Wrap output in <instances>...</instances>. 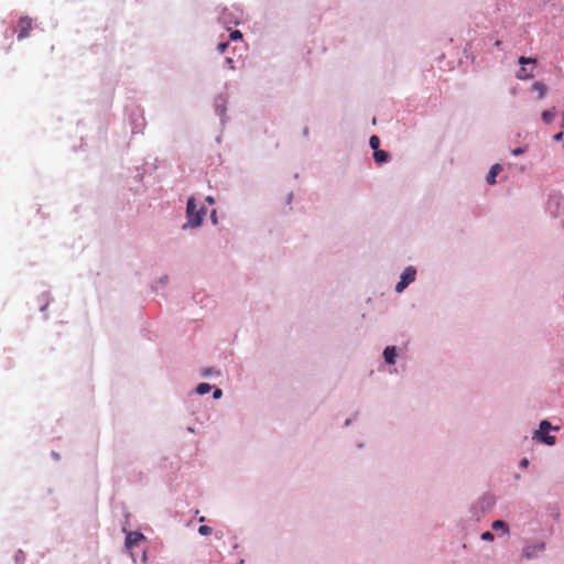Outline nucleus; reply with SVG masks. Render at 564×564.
Listing matches in <instances>:
<instances>
[{
	"label": "nucleus",
	"instance_id": "obj_1",
	"mask_svg": "<svg viewBox=\"0 0 564 564\" xmlns=\"http://www.w3.org/2000/svg\"><path fill=\"white\" fill-rule=\"evenodd\" d=\"M496 505V497L490 492H485L470 507V519L479 521L486 513L492 510Z\"/></svg>",
	"mask_w": 564,
	"mask_h": 564
},
{
	"label": "nucleus",
	"instance_id": "obj_2",
	"mask_svg": "<svg viewBox=\"0 0 564 564\" xmlns=\"http://www.w3.org/2000/svg\"><path fill=\"white\" fill-rule=\"evenodd\" d=\"M547 420H543L539 424V429L534 432L533 438L536 441L553 446L556 443V437L550 434L551 430H557Z\"/></svg>",
	"mask_w": 564,
	"mask_h": 564
},
{
	"label": "nucleus",
	"instance_id": "obj_3",
	"mask_svg": "<svg viewBox=\"0 0 564 564\" xmlns=\"http://www.w3.org/2000/svg\"><path fill=\"white\" fill-rule=\"evenodd\" d=\"M205 208L202 207L200 209H197L195 204V198L191 197L187 202V208H186V216L188 219L187 225H184L183 228L189 227H198L202 224L203 216L205 215Z\"/></svg>",
	"mask_w": 564,
	"mask_h": 564
},
{
	"label": "nucleus",
	"instance_id": "obj_4",
	"mask_svg": "<svg viewBox=\"0 0 564 564\" xmlns=\"http://www.w3.org/2000/svg\"><path fill=\"white\" fill-rule=\"evenodd\" d=\"M518 62L521 65V67L517 72V78L521 80L532 78L534 76L533 70L535 67L536 59L532 57L521 56L519 57Z\"/></svg>",
	"mask_w": 564,
	"mask_h": 564
},
{
	"label": "nucleus",
	"instance_id": "obj_5",
	"mask_svg": "<svg viewBox=\"0 0 564 564\" xmlns=\"http://www.w3.org/2000/svg\"><path fill=\"white\" fill-rule=\"evenodd\" d=\"M416 269L413 265L406 267L400 274V280L394 286L397 293H402L411 283L415 281Z\"/></svg>",
	"mask_w": 564,
	"mask_h": 564
},
{
	"label": "nucleus",
	"instance_id": "obj_6",
	"mask_svg": "<svg viewBox=\"0 0 564 564\" xmlns=\"http://www.w3.org/2000/svg\"><path fill=\"white\" fill-rule=\"evenodd\" d=\"M546 549L544 542H534L527 543V545L522 549L521 555L524 560L531 561L540 556Z\"/></svg>",
	"mask_w": 564,
	"mask_h": 564
},
{
	"label": "nucleus",
	"instance_id": "obj_7",
	"mask_svg": "<svg viewBox=\"0 0 564 564\" xmlns=\"http://www.w3.org/2000/svg\"><path fill=\"white\" fill-rule=\"evenodd\" d=\"M564 196L560 192H553L549 195L547 206L552 214L556 215L562 205Z\"/></svg>",
	"mask_w": 564,
	"mask_h": 564
},
{
	"label": "nucleus",
	"instance_id": "obj_8",
	"mask_svg": "<svg viewBox=\"0 0 564 564\" xmlns=\"http://www.w3.org/2000/svg\"><path fill=\"white\" fill-rule=\"evenodd\" d=\"M19 34L18 40H23L30 35L32 30V19L29 17H23L19 20Z\"/></svg>",
	"mask_w": 564,
	"mask_h": 564
},
{
	"label": "nucleus",
	"instance_id": "obj_9",
	"mask_svg": "<svg viewBox=\"0 0 564 564\" xmlns=\"http://www.w3.org/2000/svg\"><path fill=\"white\" fill-rule=\"evenodd\" d=\"M398 355H399L398 347L393 346V345L387 346L382 351L383 360H384L386 365H388V366L395 365Z\"/></svg>",
	"mask_w": 564,
	"mask_h": 564
},
{
	"label": "nucleus",
	"instance_id": "obj_10",
	"mask_svg": "<svg viewBox=\"0 0 564 564\" xmlns=\"http://www.w3.org/2000/svg\"><path fill=\"white\" fill-rule=\"evenodd\" d=\"M144 539L143 534L140 532H130L126 536V546L131 549L138 545Z\"/></svg>",
	"mask_w": 564,
	"mask_h": 564
},
{
	"label": "nucleus",
	"instance_id": "obj_11",
	"mask_svg": "<svg viewBox=\"0 0 564 564\" xmlns=\"http://www.w3.org/2000/svg\"><path fill=\"white\" fill-rule=\"evenodd\" d=\"M373 160L377 164L381 165L383 163H388L391 159L389 152L375 148V152L372 153Z\"/></svg>",
	"mask_w": 564,
	"mask_h": 564
},
{
	"label": "nucleus",
	"instance_id": "obj_12",
	"mask_svg": "<svg viewBox=\"0 0 564 564\" xmlns=\"http://www.w3.org/2000/svg\"><path fill=\"white\" fill-rule=\"evenodd\" d=\"M502 171V167L499 163H496L494 165H491L489 172L487 173V176H486V182L487 184L489 185H495L496 184V177L497 175Z\"/></svg>",
	"mask_w": 564,
	"mask_h": 564
},
{
	"label": "nucleus",
	"instance_id": "obj_13",
	"mask_svg": "<svg viewBox=\"0 0 564 564\" xmlns=\"http://www.w3.org/2000/svg\"><path fill=\"white\" fill-rule=\"evenodd\" d=\"M531 89H532V91L538 93V99L544 98V96H545V94L547 91L546 85L544 83H542V82L533 83Z\"/></svg>",
	"mask_w": 564,
	"mask_h": 564
},
{
	"label": "nucleus",
	"instance_id": "obj_14",
	"mask_svg": "<svg viewBox=\"0 0 564 564\" xmlns=\"http://www.w3.org/2000/svg\"><path fill=\"white\" fill-rule=\"evenodd\" d=\"M491 528L495 530V531H502L505 534L509 535L510 533V530H509V525L506 521L503 520H495L492 523H491Z\"/></svg>",
	"mask_w": 564,
	"mask_h": 564
},
{
	"label": "nucleus",
	"instance_id": "obj_15",
	"mask_svg": "<svg viewBox=\"0 0 564 564\" xmlns=\"http://www.w3.org/2000/svg\"><path fill=\"white\" fill-rule=\"evenodd\" d=\"M555 116H556V110H555V107H553L552 109L544 110L542 112V120L544 123L550 124L554 120Z\"/></svg>",
	"mask_w": 564,
	"mask_h": 564
},
{
	"label": "nucleus",
	"instance_id": "obj_16",
	"mask_svg": "<svg viewBox=\"0 0 564 564\" xmlns=\"http://www.w3.org/2000/svg\"><path fill=\"white\" fill-rule=\"evenodd\" d=\"M210 389H212L210 384L203 382L196 387V392L198 394L203 395V394L208 393L210 391Z\"/></svg>",
	"mask_w": 564,
	"mask_h": 564
},
{
	"label": "nucleus",
	"instance_id": "obj_17",
	"mask_svg": "<svg viewBox=\"0 0 564 564\" xmlns=\"http://www.w3.org/2000/svg\"><path fill=\"white\" fill-rule=\"evenodd\" d=\"M369 145H370V148L372 149L373 152H375V148L380 149L379 148L380 147V139H379V137L376 135V134L371 135L370 139H369Z\"/></svg>",
	"mask_w": 564,
	"mask_h": 564
},
{
	"label": "nucleus",
	"instance_id": "obj_18",
	"mask_svg": "<svg viewBox=\"0 0 564 564\" xmlns=\"http://www.w3.org/2000/svg\"><path fill=\"white\" fill-rule=\"evenodd\" d=\"M480 539L486 542H491L495 540V534L490 531H485L481 533Z\"/></svg>",
	"mask_w": 564,
	"mask_h": 564
},
{
	"label": "nucleus",
	"instance_id": "obj_19",
	"mask_svg": "<svg viewBox=\"0 0 564 564\" xmlns=\"http://www.w3.org/2000/svg\"><path fill=\"white\" fill-rule=\"evenodd\" d=\"M212 532V528L208 527V525H200L198 528V533L202 534V535H207Z\"/></svg>",
	"mask_w": 564,
	"mask_h": 564
},
{
	"label": "nucleus",
	"instance_id": "obj_20",
	"mask_svg": "<svg viewBox=\"0 0 564 564\" xmlns=\"http://www.w3.org/2000/svg\"><path fill=\"white\" fill-rule=\"evenodd\" d=\"M525 152V148H516L511 151V154L513 156H519V155H522L523 153Z\"/></svg>",
	"mask_w": 564,
	"mask_h": 564
},
{
	"label": "nucleus",
	"instance_id": "obj_21",
	"mask_svg": "<svg viewBox=\"0 0 564 564\" xmlns=\"http://www.w3.org/2000/svg\"><path fill=\"white\" fill-rule=\"evenodd\" d=\"M241 37H242V34H241V32H240V31H238V30H235V31H232V32L230 33V40L236 41V40L241 39Z\"/></svg>",
	"mask_w": 564,
	"mask_h": 564
},
{
	"label": "nucleus",
	"instance_id": "obj_22",
	"mask_svg": "<svg viewBox=\"0 0 564 564\" xmlns=\"http://www.w3.org/2000/svg\"><path fill=\"white\" fill-rule=\"evenodd\" d=\"M227 47H228V42L219 43V44L217 45V51H218L219 53H224V52H225V50H226Z\"/></svg>",
	"mask_w": 564,
	"mask_h": 564
},
{
	"label": "nucleus",
	"instance_id": "obj_23",
	"mask_svg": "<svg viewBox=\"0 0 564 564\" xmlns=\"http://www.w3.org/2000/svg\"><path fill=\"white\" fill-rule=\"evenodd\" d=\"M530 462L527 457L522 458L519 463L520 467L527 468L529 466Z\"/></svg>",
	"mask_w": 564,
	"mask_h": 564
},
{
	"label": "nucleus",
	"instance_id": "obj_24",
	"mask_svg": "<svg viewBox=\"0 0 564 564\" xmlns=\"http://www.w3.org/2000/svg\"><path fill=\"white\" fill-rule=\"evenodd\" d=\"M226 64H227L229 69H234L235 68L232 58L227 57L226 58Z\"/></svg>",
	"mask_w": 564,
	"mask_h": 564
},
{
	"label": "nucleus",
	"instance_id": "obj_25",
	"mask_svg": "<svg viewBox=\"0 0 564 564\" xmlns=\"http://www.w3.org/2000/svg\"><path fill=\"white\" fill-rule=\"evenodd\" d=\"M221 394H223V391H221L220 389H218V388H217V389H215V390H214L213 397H214L215 399H218V398H220V397H221Z\"/></svg>",
	"mask_w": 564,
	"mask_h": 564
},
{
	"label": "nucleus",
	"instance_id": "obj_26",
	"mask_svg": "<svg viewBox=\"0 0 564 564\" xmlns=\"http://www.w3.org/2000/svg\"><path fill=\"white\" fill-rule=\"evenodd\" d=\"M553 140L556 142L563 140V132H558V133L554 134Z\"/></svg>",
	"mask_w": 564,
	"mask_h": 564
},
{
	"label": "nucleus",
	"instance_id": "obj_27",
	"mask_svg": "<svg viewBox=\"0 0 564 564\" xmlns=\"http://www.w3.org/2000/svg\"><path fill=\"white\" fill-rule=\"evenodd\" d=\"M212 373V369H205L203 371V376H209Z\"/></svg>",
	"mask_w": 564,
	"mask_h": 564
},
{
	"label": "nucleus",
	"instance_id": "obj_28",
	"mask_svg": "<svg viewBox=\"0 0 564 564\" xmlns=\"http://www.w3.org/2000/svg\"><path fill=\"white\" fill-rule=\"evenodd\" d=\"M206 200H207L209 204H214V198H213L212 196H208V197L206 198Z\"/></svg>",
	"mask_w": 564,
	"mask_h": 564
},
{
	"label": "nucleus",
	"instance_id": "obj_29",
	"mask_svg": "<svg viewBox=\"0 0 564 564\" xmlns=\"http://www.w3.org/2000/svg\"><path fill=\"white\" fill-rule=\"evenodd\" d=\"M216 212H213L212 219H214V223H217V219H215Z\"/></svg>",
	"mask_w": 564,
	"mask_h": 564
},
{
	"label": "nucleus",
	"instance_id": "obj_30",
	"mask_svg": "<svg viewBox=\"0 0 564 564\" xmlns=\"http://www.w3.org/2000/svg\"><path fill=\"white\" fill-rule=\"evenodd\" d=\"M216 212H213L212 219H214V223H217V219H215Z\"/></svg>",
	"mask_w": 564,
	"mask_h": 564
},
{
	"label": "nucleus",
	"instance_id": "obj_31",
	"mask_svg": "<svg viewBox=\"0 0 564 564\" xmlns=\"http://www.w3.org/2000/svg\"><path fill=\"white\" fill-rule=\"evenodd\" d=\"M500 44H501L500 41H496V43H495L496 46H499Z\"/></svg>",
	"mask_w": 564,
	"mask_h": 564
},
{
	"label": "nucleus",
	"instance_id": "obj_32",
	"mask_svg": "<svg viewBox=\"0 0 564 564\" xmlns=\"http://www.w3.org/2000/svg\"><path fill=\"white\" fill-rule=\"evenodd\" d=\"M563 124H564V113H563Z\"/></svg>",
	"mask_w": 564,
	"mask_h": 564
}]
</instances>
